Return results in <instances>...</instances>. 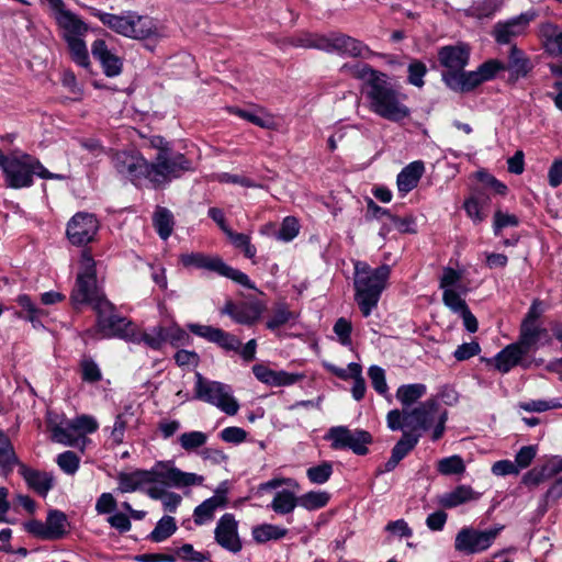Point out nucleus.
Masks as SVG:
<instances>
[{
    "mask_svg": "<svg viewBox=\"0 0 562 562\" xmlns=\"http://www.w3.org/2000/svg\"><path fill=\"white\" fill-rule=\"evenodd\" d=\"M192 170V161L183 154L162 149L150 162L149 182L154 187L164 186Z\"/></svg>",
    "mask_w": 562,
    "mask_h": 562,
    "instance_id": "9d476101",
    "label": "nucleus"
},
{
    "mask_svg": "<svg viewBox=\"0 0 562 562\" xmlns=\"http://www.w3.org/2000/svg\"><path fill=\"white\" fill-rule=\"evenodd\" d=\"M5 183L12 189L30 188L34 183V176L46 180H65L67 177L47 170L35 157L27 154L10 155L3 166Z\"/></svg>",
    "mask_w": 562,
    "mask_h": 562,
    "instance_id": "423d86ee",
    "label": "nucleus"
},
{
    "mask_svg": "<svg viewBox=\"0 0 562 562\" xmlns=\"http://www.w3.org/2000/svg\"><path fill=\"white\" fill-rule=\"evenodd\" d=\"M293 46L303 47V48H316L325 52L327 46L325 45L326 35L313 34V33H304L300 34L292 38L291 41Z\"/></svg>",
    "mask_w": 562,
    "mask_h": 562,
    "instance_id": "3c124183",
    "label": "nucleus"
},
{
    "mask_svg": "<svg viewBox=\"0 0 562 562\" xmlns=\"http://www.w3.org/2000/svg\"><path fill=\"white\" fill-rule=\"evenodd\" d=\"M541 329L536 322L522 321L519 345L528 351L538 341Z\"/></svg>",
    "mask_w": 562,
    "mask_h": 562,
    "instance_id": "c03bdc74",
    "label": "nucleus"
},
{
    "mask_svg": "<svg viewBox=\"0 0 562 562\" xmlns=\"http://www.w3.org/2000/svg\"><path fill=\"white\" fill-rule=\"evenodd\" d=\"M46 2L53 12L65 41L86 36L88 25L77 14L67 10L63 0H47Z\"/></svg>",
    "mask_w": 562,
    "mask_h": 562,
    "instance_id": "dca6fc26",
    "label": "nucleus"
},
{
    "mask_svg": "<svg viewBox=\"0 0 562 562\" xmlns=\"http://www.w3.org/2000/svg\"><path fill=\"white\" fill-rule=\"evenodd\" d=\"M463 269L445 267L439 278V289L442 291L443 305L462 318L463 325L469 333H475L479 324L465 302L470 288L463 282Z\"/></svg>",
    "mask_w": 562,
    "mask_h": 562,
    "instance_id": "39448f33",
    "label": "nucleus"
},
{
    "mask_svg": "<svg viewBox=\"0 0 562 562\" xmlns=\"http://www.w3.org/2000/svg\"><path fill=\"white\" fill-rule=\"evenodd\" d=\"M481 496L469 485H459L454 490L447 492L439 497V503L445 508H453L471 501H476Z\"/></svg>",
    "mask_w": 562,
    "mask_h": 562,
    "instance_id": "2f4dec72",
    "label": "nucleus"
},
{
    "mask_svg": "<svg viewBox=\"0 0 562 562\" xmlns=\"http://www.w3.org/2000/svg\"><path fill=\"white\" fill-rule=\"evenodd\" d=\"M89 10L103 25L122 36L137 41L160 40L165 36L164 27L155 19L140 15L136 11L128 10L121 14H113L95 8H89Z\"/></svg>",
    "mask_w": 562,
    "mask_h": 562,
    "instance_id": "20e7f679",
    "label": "nucleus"
},
{
    "mask_svg": "<svg viewBox=\"0 0 562 562\" xmlns=\"http://www.w3.org/2000/svg\"><path fill=\"white\" fill-rule=\"evenodd\" d=\"M194 398L215 406L229 416L237 414L239 403L233 395L231 385L220 381H213L204 378L200 372H195Z\"/></svg>",
    "mask_w": 562,
    "mask_h": 562,
    "instance_id": "1a4fd4ad",
    "label": "nucleus"
},
{
    "mask_svg": "<svg viewBox=\"0 0 562 562\" xmlns=\"http://www.w3.org/2000/svg\"><path fill=\"white\" fill-rule=\"evenodd\" d=\"M526 412L542 413L550 409L562 408V397L552 400H530L519 404Z\"/></svg>",
    "mask_w": 562,
    "mask_h": 562,
    "instance_id": "4d7b16f0",
    "label": "nucleus"
},
{
    "mask_svg": "<svg viewBox=\"0 0 562 562\" xmlns=\"http://www.w3.org/2000/svg\"><path fill=\"white\" fill-rule=\"evenodd\" d=\"M502 529V526L485 530L463 527L456 535L454 550L463 555H473L486 551Z\"/></svg>",
    "mask_w": 562,
    "mask_h": 562,
    "instance_id": "f8f14e48",
    "label": "nucleus"
},
{
    "mask_svg": "<svg viewBox=\"0 0 562 562\" xmlns=\"http://www.w3.org/2000/svg\"><path fill=\"white\" fill-rule=\"evenodd\" d=\"M427 392V386L423 383L403 384L396 390V398L403 406V409L409 407L422 398Z\"/></svg>",
    "mask_w": 562,
    "mask_h": 562,
    "instance_id": "72a5a7b5",
    "label": "nucleus"
},
{
    "mask_svg": "<svg viewBox=\"0 0 562 562\" xmlns=\"http://www.w3.org/2000/svg\"><path fill=\"white\" fill-rule=\"evenodd\" d=\"M333 331L337 336V340L344 347H351V333H352V324L345 317L338 318L333 327Z\"/></svg>",
    "mask_w": 562,
    "mask_h": 562,
    "instance_id": "052dcab7",
    "label": "nucleus"
},
{
    "mask_svg": "<svg viewBox=\"0 0 562 562\" xmlns=\"http://www.w3.org/2000/svg\"><path fill=\"white\" fill-rule=\"evenodd\" d=\"M437 470L442 475H460L465 472V464L460 456L453 454L440 459L437 463Z\"/></svg>",
    "mask_w": 562,
    "mask_h": 562,
    "instance_id": "49530a36",
    "label": "nucleus"
},
{
    "mask_svg": "<svg viewBox=\"0 0 562 562\" xmlns=\"http://www.w3.org/2000/svg\"><path fill=\"white\" fill-rule=\"evenodd\" d=\"M178 441L186 451H193L203 447L207 441V435L203 431L192 430L179 436Z\"/></svg>",
    "mask_w": 562,
    "mask_h": 562,
    "instance_id": "5fc2aeb1",
    "label": "nucleus"
},
{
    "mask_svg": "<svg viewBox=\"0 0 562 562\" xmlns=\"http://www.w3.org/2000/svg\"><path fill=\"white\" fill-rule=\"evenodd\" d=\"M295 318L296 315L290 311L285 304H279L273 308L271 316L266 323V326L268 329L274 331L281 326L295 321Z\"/></svg>",
    "mask_w": 562,
    "mask_h": 562,
    "instance_id": "79ce46f5",
    "label": "nucleus"
},
{
    "mask_svg": "<svg viewBox=\"0 0 562 562\" xmlns=\"http://www.w3.org/2000/svg\"><path fill=\"white\" fill-rule=\"evenodd\" d=\"M438 58L448 71L463 70L469 64L470 48L465 44L443 46L438 53Z\"/></svg>",
    "mask_w": 562,
    "mask_h": 562,
    "instance_id": "5701e85b",
    "label": "nucleus"
},
{
    "mask_svg": "<svg viewBox=\"0 0 562 562\" xmlns=\"http://www.w3.org/2000/svg\"><path fill=\"white\" fill-rule=\"evenodd\" d=\"M100 221L89 212H77L66 225V238L72 246L82 247L95 240Z\"/></svg>",
    "mask_w": 562,
    "mask_h": 562,
    "instance_id": "4468645a",
    "label": "nucleus"
},
{
    "mask_svg": "<svg viewBox=\"0 0 562 562\" xmlns=\"http://www.w3.org/2000/svg\"><path fill=\"white\" fill-rule=\"evenodd\" d=\"M333 472V464L328 461H324L317 465L308 468L306 470V476L311 483L322 485L330 479Z\"/></svg>",
    "mask_w": 562,
    "mask_h": 562,
    "instance_id": "603ef678",
    "label": "nucleus"
},
{
    "mask_svg": "<svg viewBox=\"0 0 562 562\" xmlns=\"http://www.w3.org/2000/svg\"><path fill=\"white\" fill-rule=\"evenodd\" d=\"M148 471L150 484L161 483L168 487L184 488L200 486L204 482V476L181 471L175 467L173 461H157Z\"/></svg>",
    "mask_w": 562,
    "mask_h": 562,
    "instance_id": "9b49d317",
    "label": "nucleus"
},
{
    "mask_svg": "<svg viewBox=\"0 0 562 562\" xmlns=\"http://www.w3.org/2000/svg\"><path fill=\"white\" fill-rule=\"evenodd\" d=\"M300 232L299 221L294 216H286L277 233V238L282 241L293 240Z\"/></svg>",
    "mask_w": 562,
    "mask_h": 562,
    "instance_id": "e2e57ef3",
    "label": "nucleus"
},
{
    "mask_svg": "<svg viewBox=\"0 0 562 562\" xmlns=\"http://www.w3.org/2000/svg\"><path fill=\"white\" fill-rule=\"evenodd\" d=\"M504 63L497 59H490L477 67V72L483 82L492 80L499 71L505 70Z\"/></svg>",
    "mask_w": 562,
    "mask_h": 562,
    "instance_id": "774afa93",
    "label": "nucleus"
},
{
    "mask_svg": "<svg viewBox=\"0 0 562 562\" xmlns=\"http://www.w3.org/2000/svg\"><path fill=\"white\" fill-rule=\"evenodd\" d=\"M299 506V497L294 492L282 490L274 494V497L269 507L279 515L291 514L295 507Z\"/></svg>",
    "mask_w": 562,
    "mask_h": 562,
    "instance_id": "c9c22d12",
    "label": "nucleus"
},
{
    "mask_svg": "<svg viewBox=\"0 0 562 562\" xmlns=\"http://www.w3.org/2000/svg\"><path fill=\"white\" fill-rule=\"evenodd\" d=\"M355 301L363 317H369L378 307L382 293L387 288L391 267L372 268L362 260H352Z\"/></svg>",
    "mask_w": 562,
    "mask_h": 562,
    "instance_id": "7ed1b4c3",
    "label": "nucleus"
},
{
    "mask_svg": "<svg viewBox=\"0 0 562 562\" xmlns=\"http://www.w3.org/2000/svg\"><path fill=\"white\" fill-rule=\"evenodd\" d=\"M368 375L370 378L372 387L381 395H385L389 391V386L385 379V371L379 366H371L368 369Z\"/></svg>",
    "mask_w": 562,
    "mask_h": 562,
    "instance_id": "69168bd1",
    "label": "nucleus"
},
{
    "mask_svg": "<svg viewBox=\"0 0 562 562\" xmlns=\"http://www.w3.org/2000/svg\"><path fill=\"white\" fill-rule=\"evenodd\" d=\"M180 262L186 268H196L213 271L220 274L224 261L217 256H207L202 252H188L180 256Z\"/></svg>",
    "mask_w": 562,
    "mask_h": 562,
    "instance_id": "c756f323",
    "label": "nucleus"
},
{
    "mask_svg": "<svg viewBox=\"0 0 562 562\" xmlns=\"http://www.w3.org/2000/svg\"><path fill=\"white\" fill-rule=\"evenodd\" d=\"M487 205L488 198L479 194L469 196L463 203L467 215L472 220L474 224H480L486 218L487 214L485 209Z\"/></svg>",
    "mask_w": 562,
    "mask_h": 562,
    "instance_id": "f704fd0d",
    "label": "nucleus"
},
{
    "mask_svg": "<svg viewBox=\"0 0 562 562\" xmlns=\"http://www.w3.org/2000/svg\"><path fill=\"white\" fill-rule=\"evenodd\" d=\"M106 300L97 286V277L78 274L76 285L71 292V301L75 305L90 304L94 308L98 301Z\"/></svg>",
    "mask_w": 562,
    "mask_h": 562,
    "instance_id": "aec40b11",
    "label": "nucleus"
},
{
    "mask_svg": "<svg viewBox=\"0 0 562 562\" xmlns=\"http://www.w3.org/2000/svg\"><path fill=\"white\" fill-rule=\"evenodd\" d=\"M81 379L88 383H95L102 379V373L94 360L83 358L80 361Z\"/></svg>",
    "mask_w": 562,
    "mask_h": 562,
    "instance_id": "0e129e2a",
    "label": "nucleus"
},
{
    "mask_svg": "<svg viewBox=\"0 0 562 562\" xmlns=\"http://www.w3.org/2000/svg\"><path fill=\"white\" fill-rule=\"evenodd\" d=\"M220 276L233 280L234 282L240 284L246 289L256 290L255 283L249 279V277L246 273L226 265L225 262L223 263V267L220 271Z\"/></svg>",
    "mask_w": 562,
    "mask_h": 562,
    "instance_id": "680f3d73",
    "label": "nucleus"
},
{
    "mask_svg": "<svg viewBox=\"0 0 562 562\" xmlns=\"http://www.w3.org/2000/svg\"><path fill=\"white\" fill-rule=\"evenodd\" d=\"M218 508H223L218 505L215 498H207L198 505L193 512V519L198 526H202L214 518V514Z\"/></svg>",
    "mask_w": 562,
    "mask_h": 562,
    "instance_id": "a18cd8bd",
    "label": "nucleus"
},
{
    "mask_svg": "<svg viewBox=\"0 0 562 562\" xmlns=\"http://www.w3.org/2000/svg\"><path fill=\"white\" fill-rule=\"evenodd\" d=\"M55 462L61 472L70 476L75 475L80 467V458L70 450L59 453L56 457Z\"/></svg>",
    "mask_w": 562,
    "mask_h": 562,
    "instance_id": "864d4df0",
    "label": "nucleus"
},
{
    "mask_svg": "<svg viewBox=\"0 0 562 562\" xmlns=\"http://www.w3.org/2000/svg\"><path fill=\"white\" fill-rule=\"evenodd\" d=\"M330 499V495L325 491H311L299 497V506L306 510H317L325 507Z\"/></svg>",
    "mask_w": 562,
    "mask_h": 562,
    "instance_id": "a19ab883",
    "label": "nucleus"
},
{
    "mask_svg": "<svg viewBox=\"0 0 562 562\" xmlns=\"http://www.w3.org/2000/svg\"><path fill=\"white\" fill-rule=\"evenodd\" d=\"M531 18L532 15L524 13L504 23H497L494 29L496 42L499 44H508L514 37L524 34Z\"/></svg>",
    "mask_w": 562,
    "mask_h": 562,
    "instance_id": "a878e982",
    "label": "nucleus"
},
{
    "mask_svg": "<svg viewBox=\"0 0 562 562\" xmlns=\"http://www.w3.org/2000/svg\"><path fill=\"white\" fill-rule=\"evenodd\" d=\"M326 53H335L340 56L370 58L373 52L363 42L342 33L326 35Z\"/></svg>",
    "mask_w": 562,
    "mask_h": 562,
    "instance_id": "f3484780",
    "label": "nucleus"
},
{
    "mask_svg": "<svg viewBox=\"0 0 562 562\" xmlns=\"http://www.w3.org/2000/svg\"><path fill=\"white\" fill-rule=\"evenodd\" d=\"M177 530L176 520L171 516H164L158 520L156 527L150 532L149 538L154 542H161L172 536Z\"/></svg>",
    "mask_w": 562,
    "mask_h": 562,
    "instance_id": "de8ad7c7",
    "label": "nucleus"
},
{
    "mask_svg": "<svg viewBox=\"0 0 562 562\" xmlns=\"http://www.w3.org/2000/svg\"><path fill=\"white\" fill-rule=\"evenodd\" d=\"M407 80L411 85L422 88L424 86V77L427 74L426 65L420 60H413L409 63Z\"/></svg>",
    "mask_w": 562,
    "mask_h": 562,
    "instance_id": "338daca9",
    "label": "nucleus"
},
{
    "mask_svg": "<svg viewBox=\"0 0 562 562\" xmlns=\"http://www.w3.org/2000/svg\"><path fill=\"white\" fill-rule=\"evenodd\" d=\"M46 525L52 540L61 539L67 532V517L60 510H50L46 518Z\"/></svg>",
    "mask_w": 562,
    "mask_h": 562,
    "instance_id": "ea45409f",
    "label": "nucleus"
},
{
    "mask_svg": "<svg viewBox=\"0 0 562 562\" xmlns=\"http://www.w3.org/2000/svg\"><path fill=\"white\" fill-rule=\"evenodd\" d=\"M222 313L228 315L238 324L252 325L260 318L262 307L259 303L235 304L227 302Z\"/></svg>",
    "mask_w": 562,
    "mask_h": 562,
    "instance_id": "bb28decb",
    "label": "nucleus"
},
{
    "mask_svg": "<svg viewBox=\"0 0 562 562\" xmlns=\"http://www.w3.org/2000/svg\"><path fill=\"white\" fill-rule=\"evenodd\" d=\"M147 494L149 497L154 499H161L165 509L171 513L176 512L177 507L180 505L182 501L179 494H176L173 492H164L156 487L149 488L147 491Z\"/></svg>",
    "mask_w": 562,
    "mask_h": 562,
    "instance_id": "13d9d810",
    "label": "nucleus"
},
{
    "mask_svg": "<svg viewBox=\"0 0 562 562\" xmlns=\"http://www.w3.org/2000/svg\"><path fill=\"white\" fill-rule=\"evenodd\" d=\"M442 80L453 91L469 92L483 83L477 70L472 71H446Z\"/></svg>",
    "mask_w": 562,
    "mask_h": 562,
    "instance_id": "393cba45",
    "label": "nucleus"
},
{
    "mask_svg": "<svg viewBox=\"0 0 562 562\" xmlns=\"http://www.w3.org/2000/svg\"><path fill=\"white\" fill-rule=\"evenodd\" d=\"M335 450L349 449L355 454L366 456L369 452L368 446L372 443V436L363 429H349L346 426L331 427L326 437Z\"/></svg>",
    "mask_w": 562,
    "mask_h": 562,
    "instance_id": "ddd939ff",
    "label": "nucleus"
},
{
    "mask_svg": "<svg viewBox=\"0 0 562 562\" xmlns=\"http://www.w3.org/2000/svg\"><path fill=\"white\" fill-rule=\"evenodd\" d=\"M91 53L106 77L113 78L122 74L123 58L110 49L104 40H95L91 45Z\"/></svg>",
    "mask_w": 562,
    "mask_h": 562,
    "instance_id": "6ab92c4d",
    "label": "nucleus"
},
{
    "mask_svg": "<svg viewBox=\"0 0 562 562\" xmlns=\"http://www.w3.org/2000/svg\"><path fill=\"white\" fill-rule=\"evenodd\" d=\"M215 541L225 550L238 553L243 546L238 536V522L233 514H224L214 530Z\"/></svg>",
    "mask_w": 562,
    "mask_h": 562,
    "instance_id": "a211bd4d",
    "label": "nucleus"
},
{
    "mask_svg": "<svg viewBox=\"0 0 562 562\" xmlns=\"http://www.w3.org/2000/svg\"><path fill=\"white\" fill-rule=\"evenodd\" d=\"M425 172L422 160H415L405 166L397 175L396 184L402 196L415 189Z\"/></svg>",
    "mask_w": 562,
    "mask_h": 562,
    "instance_id": "cd10ccee",
    "label": "nucleus"
},
{
    "mask_svg": "<svg viewBox=\"0 0 562 562\" xmlns=\"http://www.w3.org/2000/svg\"><path fill=\"white\" fill-rule=\"evenodd\" d=\"M251 535L256 542L265 543L284 538L288 535V529L272 524H262L254 527Z\"/></svg>",
    "mask_w": 562,
    "mask_h": 562,
    "instance_id": "4c0bfd02",
    "label": "nucleus"
},
{
    "mask_svg": "<svg viewBox=\"0 0 562 562\" xmlns=\"http://www.w3.org/2000/svg\"><path fill=\"white\" fill-rule=\"evenodd\" d=\"M508 69L517 77H524L528 74L529 60L525 57L524 53L516 46L510 48Z\"/></svg>",
    "mask_w": 562,
    "mask_h": 562,
    "instance_id": "8fccbe9b",
    "label": "nucleus"
},
{
    "mask_svg": "<svg viewBox=\"0 0 562 562\" xmlns=\"http://www.w3.org/2000/svg\"><path fill=\"white\" fill-rule=\"evenodd\" d=\"M224 234L235 248L240 249L244 252L245 257L249 259H254L256 257L257 248L251 244L249 235L236 233L232 228L227 229Z\"/></svg>",
    "mask_w": 562,
    "mask_h": 562,
    "instance_id": "37998d69",
    "label": "nucleus"
},
{
    "mask_svg": "<svg viewBox=\"0 0 562 562\" xmlns=\"http://www.w3.org/2000/svg\"><path fill=\"white\" fill-rule=\"evenodd\" d=\"M448 413L434 398L426 400L411 409H392L386 415L387 427L392 431L404 427L414 434L431 430L434 441L440 439L446 429Z\"/></svg>",
    "mask_w": 562,
    "mask_h": 562,
    "instance_id": "f03ea898",
    "label": "nucleus"
},
{
    "mask_svg": "<svg viewBox=\"0 0 562 562\" xmlns=\"http://www.w3.org/2000/svg\"><path fill=\"white\" fill-rule=\"evenodd\" d=\"M47 424L53 441L66 447L79 448L82 452L90 442L86 436L94 432L99 427L98 422L88 415H81L74 419H59L57 415L49 414Z\"/></svg>",
    "mask_w": 562,
    "mask_h": 562,
    "instance_id": "0eeeda50",
    "label": "nucleus"
},
{
    "mask_svg": "<svg viewBox=\"0 0 562 562\" xmlns=\"http://www.w3.org/2000/svg\"><path fill=\"white\" fill-rule=\"evenodd\" d=\"M19 474L24 479L29 488L43 497L48 494L55 484L53 473L30 468L24 463L19 464Z\"/></svg>",
    "mask_w": 562,
    "mask_h": 562,
    "instance_id": "4be33fe9",
    "label": "nucleus"
},
{
    "mask_svg": "<svg viewBox=\"0 0 562 562\" xmlns=\"http://www.w3.org/2000/svg\"><path fill=\"white\" fill-rule=\"evenodd\" d=\"M153 224L159 237L166 240L173 231V215L168 209L158 206L153 216Z\"/></svg>",
    "mask_w": 562,
    "mask_h": 562,
    "instance_id": "e433bc0d",
    "label": "nucleus"
},
{
    "mask_svg": "<svg viewBox=\"0 0 562 562\" xmlns=\"http://www.w3.org/2000/svg\"><path fill=\"white\" fill-rule=\"evenodd\" d=\"M527 351L519 344H510L502 349L490 361L494 362L495 369L502 373H508L519 363Z\"/></svg>",
    "mask_w": 562,
    "mask_h": 562,
    "instance_id": "c85d7f7f",
    "label": "nucleus"
},
{
    "mask_svg": "<svg viewBox=\"0 0 562 562\" xmlns=\"http://www.w3.org/2000/svg\"><path fill=\"white\" fill-rule=\"evenodd\" d=\"M392 231H397L402 234H414L416 233V220L413 215H406L404 217L391 215L387 222H383L380 228V236L386 237Z\"/></svg>",
    "mask_w": 562,
    "mask_h": 562,
    "instance_id": "473e14b6",
    "label": "nucleus"
},
{
    "mask_svg": "<svg viewBox=\"0 0 562 562\" xmlns=\"http://www.w3.org/2000/svg\"><path fill=\"white\" fill-rule=\"evenodd\" d=\"M232 113L263 128H269L272 125L271 116L263 114L258 110L234 109L232 110Z\"/></svg>",
    "mask_w": 562,
    "mask_h": 562,
    "instance_id": "6e6d98bb",
    "label": "nucleus"
},
{
    "mask_svg": "<svg viewBox=\"0 0 562 562\" xmlns=\"http://www.w3.org/2000/svg\"><path fill=\"white\" fill-rule=\"evenodd\" d=\"M341 71L366 83L368 108L378 116L401 122L411 115V110L405 104L406 95L390 82L386 74L363 63L345 64Z\"/></svg>",
    "mask_w": 562,
    "mask_h": 562,
    "instance_id": "f257e3e1",
    "label": "nucleus"
},
{
    "mask_svg": "<svg viewBox=\"0 0 562 562\" xmlns=\"http://www.w3.org/2000/svg\"><path fill=\"white\" fill-rule=\"evenodd\" d=\"M72 60L83 68H89L90 59L83 37L66 41Z\"/></svg>",
    "mask_w": 562,
    "mask_h": 562,
    "instance_id": "09e8293b",
    "label": "nucleus"
},
{
    "mask_svg": "<svg viewBox=\"0 0 562 562\" xmlns=\"http://www.w3.org/2000/svg\"><path fill=\"white\" fill-rule=\"evenodd\" d=\"M21 464L14 452L9 437L0 430V468L4 472H11L15 465Z\"/></svg>",
    "mask_w": 562,
    "mask_h": 562,
    "instance_id": "58836bf2",
    "label": "nucleus"
},
{
    "mask_svg": "<svg viewBox=\"0 0 562 562\" xmlns=\"http://www.w3.org/2000/svg\"><path fill=\"white\" fill-rule=\"evenodd\" d=\"M148 484H150V474L148 470L121 472L117 475V490L121 493H132Z\"/></svg>",
    "mask_w": 562,
    "mask_h": 562,
    "instance_id": "7c9ffc66",
    "label": "nucleus"
},
{
    "mask_svg": "<svg viewBox=\"0 0 562 562\" xmlns=\"http://www.w3.org/2000/svg\"><path fill=\"white\" fill-rule=\"evenodd\" d=\"M177 560H182L184 562H207L210 561V554L206 552H200L194 550L193 546L190 543H184L180 548L176 550L175 553Z\"/></svg>",
    "mask_w": 562,
    "mask_h": 562,
    "instance_id": "bf43d9fd",
    "label": "nucleus"
},
{
    "mask_svg": "<svg viewBox=\"0 0 562 562\" xmlns=\"http://www.w3.org/2000/svg\"><path fill=\"white\" fill-rule=\"evenodd\" d=\"M115 170L134 184L149 181L150 162L137 151H120L113 156Z\"/></svg>",
    "mask_w": 562,
    "mask_h": 562,
    "instance_id": "2eb2a0df",
    "label": "nucleus"
},
{
    "mask_svg": "<svg viewBox=\"0 0 562 562\" xmlns=\"http://www.w3.org/2000/svg\"><path fill=\"white\" fill-rule=\"evenodd\" d=\"M93 311L97 314L95 327L86 331L91 339L117 337L127 340L133 323L115 313L114 305L106 299L98 301Z\"/></svg>",
    "mask_w": 562,
    "mask_h": 562,
    "instance_id": "6e6552de",
    "label": "nucleus"
},
{
    "mask_svg": "<svg viewBox=\"0 0 562 562\" xmlns=\"http://www.w3.org/2000/svg\"><path fill=\"white\" fill-rule=\"evenodd\" d=\"M170 329L162 326H154L146 330L138 329L134 324L126 341L144 344L153 350H160L170 339Z\"/></svg>",
    "mask_w": 562,
    "mask_h": 562,
    "instance_id": "412c9836",
    "label": "nucleus"
},
{
    "mask_svg": "<svg viewBox=\"0 0 562 562\" xmlns=\"http://www.w3.org/2000/svg\"><path fill=\"white\" fill-rule=\"evenodd\" d=\"M420 437V434L404 430L401 439L393 447L391 457L384 463V469L381 470V473L393 471L397 464L417 446Z\"/></svg>",
    "mask_w": 562,
    "mask_h": 562,
    "instance_id": "b1692460",
    "label": "nucleus"
}]
</instances>
